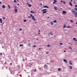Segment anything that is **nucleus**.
<instances>
[{
  "instance_id": "obj_1",
  "label": "nucleus",
  "mask_w": 77,
  "mask_h": 77,
  "mask_svg": "<svg viewBox=\"0 0 77 77\" xmlns=\"http://www.w3.org/2000/svg\"><path fill=\"white\" fill-rule=\"evenodd\" d=\"M72 12L74 14L75 17L77 18V12H75V11L74 10H72Z\"/></svg>"
},
{
  "instance_id": "obj_2",
  "label": "nucleus",
  "mask_w": 77,
  "mask_h": 77,
  "mask_svg": "<svg viewBox=\"0 0 77 77\" xmlns=\"http://www.w3.org/2000/svg\"><path fill=\"white\" fill-rule=\"evenodd\" d=\"M47 9H43L42 10H41V11L43 12L42 14H45V13H47Z\"/></svg>"
},
{
  "instance_id": "obj_3",
  "label": "nucleus",
  "mask_w": 77,
  "mask_h": 77,
  "mask_svg": "<svg viewBox=\"0 0 77 77\" xmlns=\"http://www.w3.org/2000/svg\"><path fill=\"white\" fill-rule=\"evenodd\" d=\"M14 11L15 13H17L18 12V7L17 6H15L14 8Z\"/></svg>"
},
{
  "instance_id": "obj_4",
  "label": "nucleus",
  "mask_w": 77,
  "mask_h": 77,
  "mask_svg": "<svg viewBox=\"0 0 77 77\" xmlns=\"http://www.w3.org/2000/svg\"><path fill=\"white\" fill-rule=\"evenodd\" d=\"M30 15L31 17H32V20H33L34 21H36V19H35V17L34 16H33V15L31 14H30Z\"/></svg>"
},
{
  "instance_id": "obj_5",
  "label": "nucleus",
  "mask_w": 77,
  "mask_h": 77,
  "mask_svg": "<svg viewBox=\"0 0 77 77\" xmlns=\"http://www.w3.org/2000/svg\"><path fill=\"white\" fill-rule=\"evenodd\" d=\"M57 1L56 0H54V2H53V5L55 4V3H57Z\"/></svg>"
},
{
  "instance_id": "obj_6",
  "label": "nucleus",
  "mask_w": 77,
  "mask_h": 77,
  "mask_svg": "<svg viewBox=\"0 0 77 77\" xmlns=\"http://www.w3.org/2000/svg\"><path fill=\"white\" fill-rule=\"evenodd\" d=\"M54 9L55 10H56V11H57V10H58V8H57V7H54Z\"/></svg>"
},
{
  "instance_id": "obj_7",
  "label": "nucleus",
  "mask_w": 77,
  "mask_h": 77,
  "mask_svg": "<svg viewBox=\"0 0 77 77\" xmlns=\"http://www.w3.org/2000/svg\"><path fill=\"white\" fill-rule=\"evenodd\" d=\"M62 12L63 14H66V12L65 11H63Z\"/></svg>"
},
{
  "instance_id": "obj_8",
  "label": "nucleus",
  "mask_w": 77,
  "mask_h": 77,
  "mask_svg": "<svg viewBox=\"0 0 77 77\" xmlns=\"http://www.w3.org/2000/svg\"><path fill=\"white\" fill-rule=\"evenodd\" d=\"M43 8H48V7L47 6H43Z\"/></svg>"
},
{
  "instance_id": "obj_9",
  "label": "nucleus",
  "mask_w": 77,
  "mask_h": 77,
  "mask_svg": "<svg viewBox=\"0 0 77 77\" xmlns=\"http://www.w3.org/2000/svg\"><path fill=\"white\" fill-rule=\"evenodd\" d=\"M2 8L3 9H5V5H4L2 6Z\"/></svg>"
},
{
  "instance_id": "obj_10",
  "label": "nucleus",
  "mask_w": 77,
  "mask_h": 77,
  "mask_svg": "<svg viewBox=\"0 0 77 77\" xmlns=\"http://www.w3.org/2000/svg\"><path fill=\"white\" fill-rule=\"evenodd\" d=\"M0 22L1 23H3V21H2V18H0Z\"/></svg>"
},
{
  "instance_id": "obj_11",
  "label": "nucleus",
  "mask_w": 77,
  "mask_h": 77,
  "mask_svg": "<svg viewBox=\"0 0 77 77\" xmlns=\"http://www.w3.org/2000/svg\"><path fill=\"white\" fill-rule=\"evenodd\" d=\"M69 63H70V65H72V61H71V60H70L69 61Z\"/></svg>"
},
{
  "instance_id": "obj_12",
  "label": "nucleus",
  "mask_w": 77,
  "mask_h": 77,
  "mask_svg": "<svg viewBox=\"0 0 77 77\" xmlns=\"http://www.w3.org/2000/svg\"><path fill=\"white\" fill-rule=\"evenodd\" d=\"M69 5H70V6H72V4L71 3V2H69Z\"/></svg>"
},
{
  "instance_id": "obj_13",
  "label": "nucleus",
  "mask_w": 77,
  "mask_h": 77,
  "mask_svg": "<svg viewBox=\"0 0 77 77\" xmlns=\"http://www.w3.org/2000/svg\"><path fill=\"white\" fill-rule=\"evenodd\" d=\"M44 68H47V65H45L44 66Z\"/></svg>"
},
{
  "instance_id": "obj_14",
  "label": "nucleus",
  "mask_w": 77,
  "mask_h": 77,
  "mask_svg": "<svg viewBox=\"0 0 77 77\" xmlns=\"http://www.w3.org/2000/svg\"><path fill=\"white\" fill-rule=\"evenodd\" d=\"M67 29H69V28H72V27L68 26L67 27Z\"/></svg>"
},
{
  "instance_id": "obj_15",
  "label": "nucleus",
  "mask_w": 77,
  "mask_h": 77,
  "mask_svg": "<svg viewBox=\"0 0 77 77\" xmlns=\"http://www.w3.org/2000/svg\"><path fill=\"white\" fill-rule=\"evenodd\" d=\"M73 40H74V41H77V40L75 38H73Z\"/></svg>"
},
{
  "instance_id": "obj_16",
  "label": "nucleus",
  "mask_w": 77,
  "mask_h": 77,
  "mask_svg": "<svg viewBox=\"0 0 77 77\" xmlns=\"http://www.w3.org/2000/svg\"><path fill=\"white\" fill-rule=\"evenodd\" d=\"M63 61H64V62H66V63H67V61H66V60L65 59H64Z\"/></svg>"
},
{
  "instance_id": "obj_17",
  "label": "nucleus",
  "mask_w": 77,
  "mask_h": 77,
  "mask_svg": "<svg viewBox=\"0 0 77 77\" xmlns=\"http://www.w3.org/2000/svg\"><path fill=\"white\" fill-rule=\"evenodd\" d=\"M53 35V33H51V32H50L49 34V35Z\"/></svg>"
},
{
  "instance_id": "obj_18",
  "label": "nucleus",
  "mask_w": 77,
  "mask_h": 77,
  "mask_svg": "<svg viewBox=\"0 0 77 77\" xmlns=\"http://www.w3.org/2000/svg\"><path fill=\"white\" fill-rule=\"evenodd\" d=\"M69 67L70 68V69H72V67L71 66H69Z\"/></svg>"
},
{
  "instance_id": "obj_19",
  "label": "nucleus",
  "mask_w": 77,
  "mask_h": 77,
  "mask_svg": "<svg viewBox=\"0 0 77 77\" xmlns=\"http://www.w3.org/2000/svg\"><path fill=\"white\" fill-rule=\"evenodd\" d=\"M8 9H11V6L8 5Z\"/></svg>"
},
{
  "instance_id": "obj_20",
  "label": "nucleus",
  "mask_w": 77,
  "mask_h": 77,
  "mask_svg": "<svg viewBox=\"0 0 77 77\" xmlns=\"http://www.w3.org/2000/svg\"><path fill=\"white\" fill-rule=\"evenodd\" d=\"M51 25H53V24H54V23H53L52 22H51Z\"/></svg>"
},
{
  "instance_id": "obj_21",
  "label": "nucleus",
  "mask_w": 77,
  "mask_h": 77,
  "mask_svg": "<svg viewBox=\"0 0 77 77\" xmlns=\"http://www.w3.org/2000/svg\"><path fill=\"white\" fill-rule=\"evenodd\" d=\"M28 6L29 7H31V6H32V5L30 4H29L28 5Z\"/></svg>"
},
{
  "instance_id": "obj_22",
  "label": "nucleus",
  "mask_w": 77,
  "mask_h": 77,
  "mask_svg": "<svg viewBox=\"0 0 77 77\" xmlns=\"http://www.w3.org/2000/svg\"><path fill=\"white\" fill-rule=\"evenodd\" d=\"M66 27V25L64 24V26L63 27V28H65Z\"/></svg>"
},
{
  "instance_id": "obj_23",
  "label": "nucleus",
  "mask_w": 77,
  "mask_h": 77,
  "mask_svg": "<svg viewBox=\"0 0 77 77\" xmlns=\"http://www.w3.org/2000/svg\"><path fill=\"white\" fill-rule=\"evenodd\" d=\"M30 12H31V13H35V12H33V11H31Z\"/></svg>"
},
{
  "instance_id": "obj_24",
  "label": "nucleus",
  "mask_w": 77,
  "mask_h": 77,
  "mask_svg": "<svg viewBox=\"0 0 77 77\" xmlns=\"http://www.w3.org/2000/svg\"><path fill=\"white\" fill-rule=\"evenodd\" d=\"M58 70L59 71H61V69L60 68H59L58 69Z\"/></svg>"
},
{
  "instance_id": "obj_25",
  "label": "nucleus",
  "mask_w": 77,
  "mask_h": 77,
  "mask_svg": "<svg viewBox=\"0 0 77 77\" xmlns=\"http://www.w3.org/2000/svg\"><path fill=\"white\" fill-rule=\"evenodd\" d=\"M22 46H23V44H20V47H22Z\"/></svg>"
},
{
  "instance_id": "obj_26",
  "label": "nucleus",
  "mask_w": 77,
  "mask_h": 77,
  "mask_svg": "<svg viewBox=\"0 0 77 77\" xmlns=\"http://www.w3.org/2000/svg\"><path fill=\"white\" fill-rule=\"evenodd\" d=\"M70 21L71 23H73V20H70Z\"/></svg>"
},
{
  "instance_id": "obj_27",
  "label": "nucleus",
  "mask_w": 77,
  "mask_h": 77,
  "mask_svg": "<svg viewBox=\"0 0 77 77\" xmlns=\"http://www.w3.org/2000/svg\"><path fill=\"white\" fill-rule=\"evenodd\" d=\"M60 44L61 45H63V43H60Z\"/></svg>"
},
{
  "instance_id": "obj_28",
  "label": "nucleus",
  "mask_w": 77,
  "mask_h": 77,
  "mask_svg": "<svg viewBox=\"0 0 77 77\" xmlns=\"http://www.w3.org/2000/svg\"><path fill=\"white\" fill-rule=\"evenodd\" d=\"M63 3L64 4H65L66 3V2H65L64 1H63Z\"/></svg>"
},
{
  "instance_id": "obj_29",
  "label": "nucleus",
  "mask_w": 77,
  "mask_h": 77,
  "mask_svg": "<svg viewBox=\"0 0 77 77\" xmlns=\"http://www.w3.org/2000/svg\"><path fill=\"white\" fill-rule=\"evenodd\" d=\"M56 20H55L54 21V23H56Z\"/></svg>"
},
{
  "instance_id": "obj_30",
  "label": "nucleus",
  "mask_w": 77,
  "mask_h": 77,
  "mask_svg": "<svg viewBox=\"0 0 77 77\" xmlns=\"http://www.w3.org/2000/svg\"><path fill=\"white\" fill-rule=\"evenodd\" d=\"M3 20H5L6 19V18L5 17H4L2 18Z\"/></svg>"
},
{
  "instance_id": "obj_31",
  "label": "nucleus",
  "mask_w": 77,
  "mask_h": 77,
  "mask_svg": "<svg viewBox=\"0 0 77 77\" xmlns=\"http://www.w3.org/2000/svg\"><path fill=\"white\" fill-rule=\"evenodd\" d=\"M75 10L76 11H77V8H76V7H75Z\"/></svg>"
},
{
  "instance_id": "obj_32",
  "label": "nucleus",
  "mask_w": 77,
  "mask_h": 77,
  "mask_svg": "<svg viewBox=\"0 0 77 77\" xmlns=\"http://www.w3.org/2000/svg\"><path fill=\"white\" fill-rule=\"evenodd\" d=\"M26 20H23L24 22H26Z\"/></svg>"
},
{
  "instance_id": "obj_33",
  "label": "nucleus",
  "mask_w": 77,
  "mask_h": 77,
  "mask_svg": "<svg viewBox=\"0 0 77 77\" xmlns=\"http://www.w3.org/2000/svg\"><path fill=\"white\" fill-rule=\"evenodd\" d=\"M14 3H17V1H16V0H14Z\"/></svg>"
},
{
  "instance_id": "obj_34",
  "label": "nucleus",
  "mask_w": 77,
  "mask_h": 77,
  "mask_svg": "<svg viewBox=\"0 0 77 77\" xmlns=\"http://www.w3.org/2000/svg\"><path fill=\"white\" fill-rule=\"evenodd\" d=\"M74 32H75V33H76V32H77V31L76 30H75L74 31Z\"/></svg>"
},
{
  "instance_id": "obj_35",
  "label": "nucleus",
  "mask_w": 77,
  "mask_h": 77,
  "mask_svg": "<svg viewBox=\"0 0 77 77\" xmlns=\"http://www.w3.org/2000/svg\"><path fill=\"white\" fill-rule=\"evenodd\" d=\"M32 17L30 16H29L28 17L29 18H31V17Z\"/></svg>"
},
{
  "instance_id": "obj_36",
  "label": "nucleus",
  "mask_w": 77,
  "mask_h": 77,
  "mask_svg": "<svg viewBox=\"0 0 77 77\" xmlns=\"http://www.w3.org/2000/svg\"><path fill=\"white\" fill-rule=\"evenodd\" d=\"M69 48L70 49H72V48H71V47H69Z\"/></svg>"
},
{
  "instance_id": "obj_37",
  "label": "nucleus",
  "mask_w": 77,
  "mask_h": 77,
  "mask_svg": "<svg viewBox=\"0 0 77 77\" xmlns=\"http://www.w3.org/2000/svg\"><path fill=\"white\" fill-rule=\"evenodd\" d=\"M10 65H12V63H10Z\"/></svg>"
},
{
  "instance_id": "obj_38",
  "label": "nucleus",
  "mask_w": 77,
  "mask_h": 77,
  "mask_svg": "<svg viewBox=\"0 0 77 77\" xmlns=\"http://www.w3.org/2000/svg\"><path fill=\"white\" fill-rule=\"evenodd\" d=\"M19 30H20V31H21V30H22V29H19Z\"/></svg>"
},
{
  "instance_id": "obj_39",
  "label": "nucleus",
  "mask_w": 77,
  "mask_h": 77,
  "mask_svg": "<svg viewBox=\"0 0 77 77\" xmlns=\"http://www.w3.org/2000/svg\"><path fill=\"white\" fill-rule=\"evenodd\" d=\"M33 47H36V45H34Z\"/></svg>"
},
{
  "instance_id": "obj_40",
  "label": "nucleus",
  "mask_w": 77,
  "mask_h": 77,
  "mask_svg": "<svg viewBox=\"0 0 77 77\" xmlns=\"http://www.w3.org/2000/svg\"><path fill=\"white\" fill-rule=\"evenodd\" d=\"M60 2H61V3H63V1H60Z\"/></svg>"
},
{
  "instance_id": "obj_41",
  "label": "nucleus",
  "mask_w": 77,
  "mask_h": 77,
  "mask_svg": "<svg viewBox=\"0 0 77 77\" xmlns=\"http://www.w3.org/2000/svg\"><path fill=\"white\" fill-rule=\"evenodd\" d=\"M0 54L1 55H2L3 54L2 53H1Z\"/></svg>"
},
{
  "instance_id": "obj_42",
  "label": "nucleus",
  "mask_w": 77,
  "mask_h": 77,
  "mask_svg": "<svg viewBox=\"0 0 77 77\" xmlns=\"http://www.w3.org/2000/svg\"><path fill=\"white\" fill-rule=\"evenodd\" d=\"M36 69H35V71H35V72H36Z\"/></svg>"
},
{
  "instance_id": "obj_43",
  "label": "nucleus",
  "mask_w": 77,
  "mask_h": 77,
  "mask_svg": "<svg viewBox=\"0 0 77 77\" xmlns=\"http://www.w3.org/2000/svg\"><path fill=\"white\" fill-rule=\"evenodd\" d=\"M66 50H64V52H66Z\"/></svg>"
},
{
  "instance_id": "obj_44",
  "label": "nucleus",
  "mask_w": 77,
  "mask_h": 77,
  "mask_svg": "<svg viewBox=\"0 0 77 77\" xmlns=\"http://www.w3.org/2000/svg\"><path fill=\"white\" fill-rule=\"evenodd\" d=\"M29 67H31V65H29Z\"/></svg>"
},
{
  "instance_id": "obj_45",
  "label": "nucleus",
  "mask_w": 77,
  "mask_h": 77,
  "mask_svg": "<svg viewBox=\"0 0 77 77\" xmlns=\"http://www.w3.org/2000/svg\"><path fill=\"white\" fill-rule=\"evenodd\" d=\"M29 46H30V44L29 43Z\"/></svg>"
},
{
  "instance_id": "obj_46",
  "label": "nucleus",
  "mask_w": 77,
  "mask_h": 77,
  "mask_svg": "<svg viewBox=\"0 0 77 77\" xmlns=\"http://www.w3.org/2000/svg\"><path fill=\"white\" fill-rule=\"evenodd\" d=\"M75 6L76 7H77V5H75Z\"/></svg>"
},
{
  "instance_id": "obj_47",
  "label": "nucleus",
  "mask_w": 77,
  "mask_h": 77,
  "mask_svg": "<svg viewBox=\"0 0 77 77\" xmlns=\"http://www.w3.org/2000/svg\"><path fill=\"white\" fill-rule=\"evenodd\" d=\"M38 35H39V34H40V33L38 32Z\"/></svg>"
},
{
  "instance_id": "obj_48",
  "label": "nucleus",
  "mask_w": 77,
  "mask_h": 77,
  "mask_svg": "<svg viewBox=\"0 0 77 77\" xmlns=\"http://www.w3.org/2000/svg\"><path fill=\"white\" fill-rule=\"evenodd\" d=\"M75 23L76 24H77V22Z\"/></svg>"
},
{
  "instance_id": "obj_49",
  "label": "nucleus",
  "mask_w": 77,
  "mask_h": 77,
  "mask_svg": "<svg viewBox=\"0 0 77 77\" xmlns=\"http://www.w3.org/2000/svg\"><path fill=\"white\" fill-rule=\"evenodd\" d=\"M71 2H72V0H71Z\"/></svg>"
},
{
  "instance_id": "obj_50",
  "label": "nucleus",
  "mask_w": 77,
  "mask_h": 77,
  "mask_svg": "<svg viewBox=\"0 0 77 77\" xmlns=\"http://www.w3.org/2000/svg\"><path fill=\"white\" fill-rule=\"evenodd\" d=\"M35 23H36V24H37V22H35Z\"/></svg>"
},
{
  "instance_id": "obj_51",
  "label": "nucleus",
  "mask_w": 77,
  "mask_h": 77,
  "mask_svg": "<svg viewBox=\"0 0 77 77\" xmlns=\"http://www.w3.org/2000/svg\"><path fill=\"white\" fill-rule=\"evenodd\" d=\"M48 52H47L46 53V54H48Z\"/></svg>"
},
{
  "instance_id": "obj_52",
  "label": "nucleus",
  "mask_w": 77,
  "mask_h": 77,
  "mask_svg": "<svg viewBox=\"0 0 77 77\" xmlns=\"http://www.w3.org/2000/svg\"><path fill=\"white\" fill-rule=\"evenodd\" d=\"M0 4H2V2H0Z\"/></svg>"
},
{
  "instance_id": "obj_53",
  "label": "nucleus",
  "mask_w": 77,
  "mask_h": 77,
  "mask_svg": "<svg viewBox=\"0 0 77 77\" xmlns=\"http://www.w3.org/2000/svg\"><path fill=\"white\" fill-rule=\"evenodd\" d=\"M40 32V30H38V32Z\"/></svg>"
},
{
  "instance_id": "obj_54",
  "label": "nucleus",
  "mask_w": 77,
  "mask_h": 77,
  "mask_svg": "<svg viewBox=\"0 0 77 77\" xmlns=\"http://www.w3.org/2000/svg\"><path fill=\"white\" fill-rule=\"evenodd\" d=\"M29 3H27V5H28L29 4Z\"/></svg>"
},
{
  "instance_id": "obj_55",
  "label": "nucleus",
  "mask_w": 77,
  "mask_h": 77,
  "mask_svg": "<svg viewBox=\"0 0 77 77\" xmlns=\"http://www.w3.org/2000/svg\"><path fill=\"white\" fill-rule=\"evenodd\" d=\"M39 50H41V48H39Z\"/></svg>"
},
{
  "instance_id": "obj_56",
  "label": "nucleus",
  "mask_w": 77,
  "mask_h": 77,
  "mask_svg": "<svg viewBox=\"0 0 77 77\" xmlns=\"http://www.w3.org/2000/svg\"><path fill=\"white\" fill-rule=\"evenodd\" d=\"M31 0V2H32V0Z\"/></svg>"
},
{
  "instance_id": "obj_57",
  "label": "nucleus",
  "mask_w": 77,
  "mask_h": 77,
  "mask_svg": "<svg viewBox=\"0 0 77 77\" xmlns=\"http://www.w3.org/2000/svg\"><path fill=\"white\" fill-rule=\"evenodd\" d=\"M36 40H38V38H36Z\"/></svg>"
},
{
  "instance_id": "obj_58",
  "label": "nucleus",
  "mask_w": 77,
  "mask_h": 77,
  "mask_svg": "<svg viewBox=\"0 0 77 77\" xmlns=\"http://www.w3.org/2000/svg\"><path fill=\"white\" fill-rule=\"evenodd\" d=\"M17 5H18V6H19V4H17Z\"/></svg>"
},
{
  "instance_id": "obj_59",
  "label": "nucleus",
  "mask_w": 77,
  "mask_h": 77,
  "mask_svg": "<svg viewBox=\"0 0 77 77\" xmlns=\"http://www.w3.org/2000/svg\"><path fill=\"white\" fill-rule=\"evenodd\" d=\"M48 47H50V46L49 45H48Z\"/></svg>"
},
{
  "instance_id": "obj_60",
  "label": "nucleus",
  "mask_w": 77,
  "mask_h": 77,
  "mask_svg": "<svg viewBox=\"0 0 77 77\" xmlns=\"http://www.w3.org/2000/svg\"><path fill=\"white\" fill-rule=\"evenodd\" d=\"M68 44H71V43H69Z\"/></svg>"
},
{
  "instance_id": "obj_61",
  "label": "nucleus",
  "mask_w": 77,
  "mask_h": 77,
  "mask_svg": "<svg viewBox=\"0 0 77 77\" xmlns=\"http://www.w3.org/2000/svg\"><path fill=\"white\" fill-rule=\"evenodd\" d=\"M47 47H48V45H47Z\"/></svg>"
},
{
  "instance_id": "obj_62",
  "label": "nucleus",
  "mask_w": 77,
  "mask_h": 77,
  "mask_svg": "<svg viewBox=\"0 0 77 77\" xmlns=\"http://www.w3.org/2000/svg\"><path fill=\"white\" fill-rule=\"evenodd\" d=\"M17 0V1H18V2H19V1H18V0Z\"/></svg>"
},
{
  "instance_id": "obj_63",
  "label": "nucleus",
  "mask_w": 77,
  "mask_h": 77,
  "mask_svg": "<svg viewBox=\"0 0 77 77\" xmlns=\"http://www.w3.org/2000/svg\"><path fill=\"white\" fill-rule=\"evenodd\" d=\"M4 24V23H2V24Z\"/></svg>"
},
{
  "instance_id": "obj_64",
  "label": "nucleus",
  "mask_w": 77,
  "mask_h": 77,
  "mask_svg": "<svg viewBox=\"0 0 77 77\" xmlns=\"http://www.w3.org/2000/svg\"><path fill=\"white\" fill-rule=\"evenodd\" d=\"M50 18V17H48V18Z\"/></svg>"
}]
</instances>
